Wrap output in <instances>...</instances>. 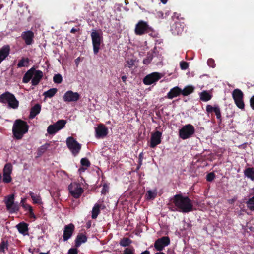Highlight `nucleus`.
Here are the masks:
<instances>
[{
	"label": "nucleus",
	"instance_id": "f257e3e1",
	"mask_svg": "<svg viewBox=\"0 0 254 254\" xmlns=\"http://www.w3.org/2000/svg\"><path fill=\"white\" fill-rule=\"evenodd\" d=\"M171 200L176 207V210L180 212L187 213L193 210L192 201L181 193L175 195Z\"/></svg>",
	"mask_w": 254,
	"mask_h": 254
},
{
	"label": "nucleus",
	"instance_id": "f03ea898",
	"mask_svg": "<svg viewBox=\"0 0 254 254\" xmlns=\"http://www.w3.org/2000/svg\"><path fill=\"white\" fill-rule=\"evenodd\" d=\"M29 129L27 123L21 119H17L14 121L12 127V133L14 138L17 140L22 139L24 134Z\"/></svg>",
	"mask_w": 254,
	"mask_h": 254
},
{
	"label": "nucleus",
	"instance_id": "7ed1b4c3",
	"mask_svg": "<svg viewBox=\"0 0 254 254\" xmlns=\"http://www.w3.org/2000/svg\"><path fill=\"white\" fill-rule=\"evenodd\" d=\"M0 102L7 104L12 109H17L19 106V101L14 95L10 92L6 91L0 95Z\"/></svg>",
	"mask_w": 254,
	"mask_h": 254
},
{
	"label": "nucleus",
	"instance_id": "20e7f679",
	"mask_svg": "<svg viewBox=\"0 0 254 254\" xmlns=\"http://www.w3.org/2000/svg\"><path fill=\"white\" fill-rule=\"evenodd\" d=\"M102 31L98 32L95 30H93L91 33V37L93 47L94 54L97 55L100 49L101 44L103 42Z\"/></svg>",
	"mask_w": 254,
	"mask_h": 254
},
{
	"label": "nucleus",
	"instance_id": "39448f33",
	"mask_svg": "<svg viewBox=\"0 0 254 254\" xmlns=\"http://www.w3.org/2000/svg\"><path fill=\"white\" fill-rule=\"evenodd\" d=\"M66 145L74 156H76L81 149V144L73 137H68L66 140Z\"/></svg>",
	"mask_w": 254,
	"mask_h": 254
},
{
	"label": "nucleus",
	"instance_id": "423d86ee",
	"mask_svg": "<svg viewBox=\"0 0 254 254\" xmlns=\"http://www.w3.org/2000/svg\"><path fill=\"white\" fill-rule=\"evenodd\" d=\"M195 132V128L191 124H187L183 126L179 131L180 138L185 140L190 138Z\"/></svg>",
	"mask_w": 254,
	"mask_h": 254
},
{
	"label": "nucleus",
	"instance_id": "0eeeda50",
	"mask_svg": "<svg viewBox=\"0 0 254 254\" xmlns=\"http://www.w3.org/2000/svg\"><path fill=\"white\" fill-rule=\"evenodd\" d=\"M232 97L236 106L240 109L245 108V104L243 101L244 94L239 89H234L232 92Z\"/></svg>",
	"mask_w": 254,
	"mask_h": 254
},
{
	"label": "nucleus",
	"instance_id": "6e6552de",
	"mask_svg": "<svg viewBox=\"0 0 254 254\" xmlns=\"http://www.w3.org/2000/svg\"><path fill=\"white\" fill-rule=\"evenodd\" d=\"M68 190L70 194L75 198H79L83 193L84 190L79 183H71L68 186Z\"/></svg>",
	"mask_w": 254,
	"mask_h": 254
},
{
	"label": "nucleus",
	"instance_id": "1a4fd4ad",
	"mask_svg": "<svg viewBox=\"0 0 254 254\" xmlns=\"http://www.w3.org/2000/svg\"><path fill=\"white\" fill-rule=\"evenodd\" d=\"M152 31L146 22L143 20H140L136 24L135 28V33L137 35H142L146 33H148Z\"/></svg>",
	"mask_w": 254,
	"mask_h": 254
},
{
	"label": "nucleus",
	"instance_id": "9d476101",
	"mask_svg": "<svg viewBox=\"0 0 254 254\" xmlns=\"http://www.w3.org/2000/svg\"><path fill=\"white\" fill-rule=\"evenodd\" d=\"M5 203L6 209L10 213H13L18 211L19 206L17 203H14V197L13 194L7 196Z\"/></svg>",
	"mask_w": 254,
	"mask_h": 254
},
{
	"label": "nucleus",
	"instance_id": "9b49d317",
	"mask_svg": "<svg viewBox=\"0 0 254 254\" xmlns=\"http://www.w3.org/2000/svg\"><path fill=\"white\" fill-rule=\"evenodd\" d=\"M170 243V240L168 236H163L157 239L154 242V247L159 252L162 251L164 248Z\"/></svg>",
	"mask_w": 254,
	"mask_h": 254
},
{
	"label": "nucleus",
	"instance_id": "f8f14e48",
	"mask_svg": "<svg viewBox=\"0 0 254 254\" xmlns=\"http://www.w3.org/2000/svg\"><path fill=\"white\" fill-rule=\"evenodd\" d=\"M79 98V94L71 90L66 91L63 96L64 101L65 102H76Z\"/></svg>",
	"mask_w": 254,
	"mask_h": 254
},
{
	"label": "nucleus",
	"instance_id": "ddd939ff",
	"mask_svg": "<svg viewBox=\"0 0 254 254\" xmlns=\"http://www.w3.org/2000/svg\"><path fill=\"white\" fill-rule=\"evenodd\" d=\"M75 230V226L73 223L66 225L64 227V233L63 235V240L67 241L72 236Z\"/></svg>",
	"mask_w": 254,
	"mask_h": 254
},
{
	"label": "nucleus",
	"instance_id": "4468645a",
	"mask_svg": "<svg viewBox=\"0 0 254 254\" xmlns=\"http://www.w3.org/2000/svg\"><path fill=\"white\" fill-rule=\"evenodd\" d=\"M108 133V128L103 124H101L95 128V137L97 139L104 138Z\"/></svg>",
	"mask_w": 254,
	"mask_h": 254
},
{
	"label": "nucleus",
	"instance_id": "2eb2a0df",
	"mask_svg": "<svg viewBox=\"0 0 254 254\" xmlns=\"http://www.w3.org/2000/svg\"><path fill=\"white\" fill-rule=\"evenodd\" d=\"M162 132L159 131H156L151 134L150 138V147L154 148L157 145L161 143Z\"/></svg>",
	"mask_w": 254,
	"mask_h": 254
},
{
	"label": "nucleus",
	"instance_id": "dca6fc26",
	"mask_svg": "<svg viewBox=\"0 0 254 254\" xmlns=\"http://www.w3.org/2000/svg\"><path fill=\"white\" fill-rule=\"evenodd\" d=\"M161 76L159 73L153 72L146 75L143 79V83L145 85H151L161 78Z\"/></svg>",
	"mask_w": 254,
	"mask_h": 254
},
{
	"label": "nucleus",
	"instance_id": "f3484780",
	"mask_svg": "<svg viewBox=\"0 0 254 254\" xmlns=\"http://www.w3.org/2000/svg\"><path fill=\"white\" fill-rule=\"evenodd\" d=\"M206 110L208 113L214 112L217 119L219 121V123L222 122L221 110L219 106L215 105L214 107H213L210 105H207L206 107Z\"/></svg>",
	"mask_w": 254,
	"mask_h": 254
},
{
	"label": "nucleus",
	"instance_id": "a211bd4d",
	"mask_svg": "<svg viewBox=\"0 0 254 254\" xmlns=\"http://www.w3.org/2000/svg\"><path fill=\"white\" fill-rule=\"evenodd\" d=\"M34 36L33 32L30 30L23 32L21 35L22 39L24 40L25 44L27 45L32 44Z\"/></svg>",
	"mask_w": 254,
	"mask_h": 254
},
{
	"label": "nucleus",
	"instance_id": "6ab92c4d",
	"mask_svg": "<svg viewBox=\"0 0 254 254\" xmlns=\"http://www.w3.org/2000/svg\"><path fill=\"white\" fill-rule=\"evenodd\" d=\"M43 77V72L39 70H36L35 69L34 74L33 75V77L32 79L31 84L33 86L37 85L41 80L42 79Z\"/></svg>",
	"mask_w": 254,
	"mask_h": 254
},
{
	"label": "nucleus",
	"instance_id": "aec40b11",
	"mask_svg": "<svg viewBox=\"0 0 254 254\" xmlns=\"http://www.w3.org/2000/svg\"><path fill=\"white\" fill-rule=\"evenodd\" d=\"M181 94V89L178 86H176L170 90L167 93L166 97L169 99L176 97Z\"/></svg>",
	"mask_w": 254,
	"mask_h": 254
},
{
	"label": "nucleus",
	"instance_id": "412c9836",
	"mask_svg": "<svg viewBox=\"0 0 254 254\" xmlns=\"http://www.w3.org/2000/svg\"><path fill=\"white\" fill-rule=\"evenodd\" d=\"M18 232L24 236L27 235L28 233V224L24 222H21L16 226Z\"/></svg>",
	"mask_w": 254,
	"mask_h": 254
},
{
	"label": "nucleus",
	"instance_id": "4be33fe9",
	"mask_svg": "<svg viewBox=\"0 0 254 254\" xmlns=\"http://www.w3.org/2000/svg\"><path fill=\"white\" fill-rule=\"evenodd\" d=\"M9 52L10 46L8 45L3 46L0 49V64L9 55Z\"/></svg>",
	"mask_w": 254,
	"mask_h": 254
},
{
	"label": "nucleus",
	"instance_id": "5701e85b",
	"mask_svg": "<svg viewBox=\"0 0 254 254\" xmlns=\"http://www.w3.org/2000/svg\"><path fill=\"white\" fill-rule=\"evenodd\" d=\"M35 67H32L30 69L28 70L27 72L24 75L22 78V82L24 83H28L31 79H32V77L34 74Z\"/></svg>",
	"mask_w": 254,
	"mask_h": 254
},
{
	"label": "nucleus",
	"instance_id": "b1692460",
	"mask_svg": "<svg viewBox=\"0 0 254 254\" xmlns=\"http://www.w3.org/2000/svg\"><path fill=\"white\" fill-rule=\"evenodd\" d=\"M41 106L39 104H36L31 108L29 118L33 119L37 115H38L41 111Z\"/></svg>",
	"mask_w": 254,
	"mask_h": 254
},
{
	"label": "nucleus",
	"instance_id": "393cba45",
	"mask_svg": "<svg viewBox=\"0 0 254 254\" xmlns=\"http://www.w3.org/2000/svg\"><path fill=\"white\" fill-rule=\"evenodd\" d=\"M87 240L86 236L82 233L78 234L75 240V246L79 247L82 243H85Z\"/></svg>",
	"mask_w": 254,
	"mask_h": 254
},
{
	"label": "nucleus",
	"instance_id": "a878e982",
	"mask_svg": "<svg viewBox=\"0 0 254 254\" xmlns=\"http://www.w3.org/2000/svg\"><path fill=\"white\" fill-rule=\"evenodd\" d=\"M244 174L245 177L254 182V168L248 167L245 169Z\"/></svg>",
	"mask_w": 254,
	"mask_h": 254
},
{
	"label": "nucleus",
	"instance_id": "bb28decb",
	"mask_svg": "<svg viewBox=\"0 0 254 254\" xmlns=\"http://www.w3.org/2000/svg\"><path fill=\"white\" fill-rule=\"evenodd\" d=\"M29 194L31 196L34 204H37L39 205L43 204L41 197L39 194H36L32 191H30Z\"/></svg>",
	"mask_w": 254,
	"mask_h": 254
},
{
	"label": "nucleus",
	"instance_id": "cd10ccee",
	"mask_svg": "<svg viewBox=\"0 0 254 254\" xmlns=\"http://www.w3.org/2000/svg\"><path fill=\"white\" fill-rule=\"evenodd\" d=\"M102 207V204L99 203L95 204L92 210V218L95 219L97 218L98 215L100 213V208Z\"/></svg>",
	"mask_w": 254,
	"mask_h": 254
},
{
	"label": "nucleus",
	"instance_id": "c85d7f7f",
	"mask_svg": "<svg viewBox=\"0 0 254 254\" xmlns=\"http://www.w3.org/2000/svg\"><path fill=\"white\" fill-rule=\"evenodd\" d=\"M194 87L192 86L188 85L182 90L181 89V94H182L184 96H188L194 92Z\"/></svg>",
	"mask_w": 254,
	"mask_h": 254
},
{
	"label": "nucleus",
	"instance_id": "c756f323",
	"mask_svg": "<svg viewBox=\"0 0 254 254\" xmlns=\"http://www.w3.org/2000/svg\"><path fill=\"white\" fill-rule=\"evenodd\" d=\"M212 98V95L207 91H203L200 94V100L203 102H207Z\"/></svg>",
	"mask_w": 254,
	"mask_h": 254
},
{
	"label": "nucleus",
	"instance_id": "7c9ffc66",
	"mask_svg": "<svg viewBox=\"0 0 254 254\" xmlns=\"http://www.w3.org/2000/svg\"><path fill=\"white\" fill-rule=\"evenodd\" d=\"M29 63V59L28 58H22L19 61L18 63L17 64L18 68H21L22 67L28 66Z\"/></svg>",
	"mask_w": 254,
	"mask_h": 254
},
{
	"label": "nucleus",
	"instance_id": "2f4dec72",
	"mask_svg": "<svg viewBox=\"0 0 254 254\" xmlns=\"http://www.w3.org/2000/svg\"><path fill=\"white\" fill-rule=\"evenodd\" d=\"M57 91H58V90L57 88H53L50 89L48 91L45 92L43 93V95L46 98H51L53 97L56 94V93L57 92Z\"/></svg>",
	"mask_w": 254,
	"mask_h": 254
},
{
	"label": "nucleus",
	"instance_id": "473e14b6",
	"mask_svg": "<svg viewBox=\"0 0 254 254\" xmlns=\"http://www.w3.org/2000/svg\"><path fill=\"white\" fill-rule=\"evenodd\" d=\"M153 58V52H149L147 53V57L143 61V63L144 64H149Z\"/></svg>",
	"mask_w": 254,
	"mask_h": 254
},
{
	"label": "nucleus",
	"instance_id": "72a5a7b5",
	"mask_svg": "<svg viewBox=\"0 0 254 254\" xmlns=\"http://www.w3.org/2000/svg\"><path fill=\"white\" fill-rule=\"evenodd\" d=\"M132 243V241L128 238L124 237L120 241V245L123 247L128 246Z\"/></svg>",
	"mask_w": 254,
	"mask_h": 254
},
{
	"label": "nucleus",
	"instance_id": "f704fd0d",
	"mask_svg": "<svg viewBox=\"0 0 254 254\" xmlns=\"http://www.w3.org/2000/svg\"><path fill=\"white\" fill-rule=\"evenodd\" d=\"M59 130L58 129V127H56V126L54 124L50 125L48 126L47 128V132L49 134H54L58 132Z\"/></svg>",
	"mask_w": 254,
	"mask_h": 254
},
{
	"label": "nucleus",
	"instance_id": "c9c22d12",
	"mask_svg": "<svg viewBox=\"0 0 254 254\" xmlns=\"http://www.w3.org/2000/svg\"><path fill=\"white\" fill-rule=\"evenodd\" d=\"M66 123V121L65 120H59L56 122L54 125L58 127V129L60 130L63 128Z\"/></svg>",
	"mask_w": 254,
	"mask_h": 254
},
{
	"label": "nucleus",
	"instance_id": "e433bc0d",
	"mask_svg": "<svg viewBox=\"0 0 254 254\" xmlns=\"http://www.w3.org/2000/svg\"><path fill=\"white\" fill-rule=\"evenodd\" d=\"M247 207L251 211H254V196L246 201Z\"/></svg>",
	"mask_w": 254,
	"mask_h": 254
},
{
	"label": "nucleus",
	"instance_id": "4c0bfd02",
	"mask_svg": "<svg viewBox=\"0 0 254 254\" xmlns=\"http://www.w3.org/2000/svg\"><path fill=\"white\" fill-rule=\"evenodd\" d=\"M157 195L156 190H154L153 191L149 190L147 191L146 193V199L148 200H152L154 199Z\"/></svg>",
	"mask_w": 254,
	"mask_h": 254
},
{
	"label": "nucleus",
	"instance_id": "58836bf2",
	"mask_svg": "<svg viewBox=\"0 0 254 254\" xmlns=\"http://www.w3.org/2000/svg\"><path fill=\"white\" fill-rule=\"evenodd\" d=\"M12 171V166L10 163H6L3 169V174H11Z\"/></svg>",
	"mask_w": 254,
	"mask_h": 254
},
{
	"label": "nucleus",
	"instance_id": "ea45409f",
	"mask_svg": "<svg viewBox=\"0 0 254 254\" xmlns=\"http://www.w3.org/2000/svg\"><path fill=\"white\" fill-rule=\"evenodd\" d=\"M8 241L2 240L0 244V252L5 253V249H8Z\"/></svg>",
	"mask_w": 254,
	"mask_h": 254
},
{
	"label": "nucleus",
	"instance_id": "a19ab883",
	"mask_svg": "<svg viewBox=\"0 0 254 254\" xmlns=\"http://www.w3.org/2000/svg\"><path fill=\"white\" fill-rule=\"evenodd\" d=\"M12 181V178L11 177V174H3L2 181L4 183H9Z\"/></svg>",
	"mask_w": 254,
	"mask_h": 254
},
{
	"label": "nucleus",
	"instance_id": "79ce46f5",
	"mask_svg": "<svg viewBox=\"0 0 254 254\" xmlns=\"http://www.w3.org/2000/svg\"><path fill=\"white\" fill-rule=\"evenodd\" d=\"M62 81H63V77L60 74L58 73V74L54 75V76L53 77V81L55 83L60 84V83H62Z\"/></svg>",
	"mask_w": 254,
	"mask_h": 254
},
{
	"label": "nucleus",
	"instance_id": "37998d69",
	"mask_svg": "<svg viewBox=\"0 0 254 254\" xmlns=\"http://www.w3.org/2000/svg\"><path fill=\"white\" fill-rule=\"evenodd\" d=\"M80 163L83 167H89L91 165V163L87 158H83L81 159Z\"/></svg>",
	"mask_w": 254,
	"mask_h": 254
},
{
	"label": "nucleus",
	"instance_id": "c03bdc74",
	"mask_svg": "<svg viewBox=\"0 0 254 254\" xmlns=\"http://www.w3.org/2000/svg\"><path fill=\"white\" fill-rule=\"evenodd\" d=\"M175 28L176 30V33L177 35L181 34L183 30V28L181 27V24L179 23H175Z\"/></svg>",
	"mask_w": 254,
	"mask_h": 254
},
{
	"label": "nucleus",
	"instance_id": "a18cd8bd",
	"mask_svg": "<svg viewBox=\"0 0 254 254\" xmlns=\"http://www.w3.org/2000/svg\"><path fill=\"white\" fill-rule=\"evenodd\" d=\"M215 178V174L213 172L208 173L206 176V180L208 182L212 181Z\"/></svg>",
	"mask_w": 254,
	"mask_h": 254
},
{
	"label": "nucleus",
	"instance_id": "49530a36",
	"mask_svg": "<svg viewBox=\"0 0 254 254\" xmlns=\"http://www.w3.org/2000/svg\"><path fill=\"white\" fill-rule=\"evenodd\" d=\"M135 250L133 248H127L124 251L123 254H134Z\"/></svg>",
	"mask_w": 254,
	"mask_h": 254
},
{
	"label": "nucleus",
	"instance_id": "de8ad7c7",
	"mask_svg": "<svg viewBox=\"0 0 254 254\" xmlns=\"http://www.w3.org/2000/svg\"><path fill=\"white\" fill-rule=\"evenodd\" d=\"M180 68L182 70H186L189 67V64L187 62L181 61L180 63Z\"/></svg>",
	"mask_w": 254,
	"mask_h": 254
},
{
	"label": "nucleus",
	"instance_id": "09e8293b",
	"mask_svg": "<svg viewBox=\"0 0 254 254\" xmlns=\"http://www.w3.org/2000/svg\"><path fill=\"white\" fill-rule=\"evenodd\" d=\"M109 189V185L106 183L104 184V185H103L102 190H101L102 194H105L107 192H108Z\"/></svg>",
	"mask_w": 254,
	"mask_h": 254
},
{
	"label": "nucleus",
	"instance_id": "8fccbe9b",
	"mask_svg": "<svg viewBox=\"0 0 254 254\" xmlns=\"http://www.w3.org/2000/svg\"><path fill=\"white\" fill-rule=\"evenodd\" d=\"M207 64L209 66L214 68L215 66L214 60L211 58L207 60Z\"/></svg>",
	"mask_w": 254,
	"mask_h": 254
},
{
	"label": "nucleus",
	"instance_id": "3c124183",
	"mask_svg": "<svg viewBox=\"0 0 254 254\" xmlns=\"http://www.w3.org/2000/svg\"><path fill=\"white\" fill-rule=\"evenodd\" d=\"M134 62L135 61L133 59L127 61L126 62L127 64V67L129 68H132L134 65Z\"/></svg>",
	"mask_w": 254,
	"mask_h": 254
},
{
	"label": "nucleus",
	"instance_id": "603ef678",
	"mask_svg": "<svg viewBox=\"0 0 254 254\" xmlns=\"http://www.w3.org/2000/svg\"><path fill=\"white\" fill-rule=\"evenodd\" d=\"M68 254H78V250L75 248H70L68 250Z\"/></svg>",
	"mask_w": 254,
	"mask_h": 254
},
{
	"label": "nucleus",
	"instance_id": "864d4df0",
	"mask_svg": "<svg viewBox=\"0 0 254 254\" xmlns=\"http://www.w3.org/2000/svg\"><path fill=\"white\" fill-rule=\"evenodd\" d=\"M49 146V144L46 143L44 145H42V146H41V147L40 148V152H42V153L44 152L47 150V149L48 148Z\"/></svg>",
	"mask_w": 254,
	"mask_h": 254
},
{
	"label": "nucleus",
	"instance_id": "5fc2aeb1",
	"mask_svg": "<svg viewBox=\"0 0 254 254\" xmlns=\"http://www.w3.org/2000/svg\"><path fill=\"white\" fill-rule=\"evenodd\" d=\"M24 199H22L21 201V203H22V207L24 208L25 210H28V209L29 208V207H31V206L28 204H25L24 203Z\"/></svg>",
	"mask_w": 254,
	"mask_h": 254
},
{
	"label": "nucleus",
	"instance_id": "6e6d98bb",
	"mask_svg": "<svg viewBox=\"0 0 254 254\" xmlns=\"http://www.w3.org/2000/svg\"><path fill=\"white\" fill-rule=\"evenodd\" d=\"M250 106L252 109L254 110V95H253L250 100Z\"/></svg>",
	"mask_w": 254,
	"mask_h": 254
},
{
	"label": "nucleus",
	"instance_id": "4d7b16f0",
	"mask_svg": "<svg viewBox=\"0 0 254 254\" xmlns=\"http://www.w3.org/2000/svg\"><path fill=\"white\" fill-rule=\"evenodd\" d=\"M79 30V29H75L74 28H72L70 30V33H75V32L78 31Z\"/></svg>",
	"mask_w": 254,
	"mask_h": 254
},
{
	"label": "nucleus",
	"instance_id": "13d9d810",
	"mask_svg": "<svg viewBox=\"0 0 254 254\" xmlns=\"http://www.w3.org/2000/svg\"><path fill=\"white\" fill-rule=\"evenodd\" d=\"M29 217L30 218H34V219L36 218L35 215L34 213H33V212L31 213H30V214H29Z\"/></svg>",
	"mask_w": 254,
	"mask_h": 254
},
{
	"label": "nucleus",
	"instance_id": "bf43d9fd",
	"mask_svg": "<svg viewBox=\"0 0 254 254\" xmlns=\"http://www.w3.org/2000/svg\"><path fill=\"white\" fill-rule=\"evenodd\" d=\"M86 168H84L83 166L79 169L78 171L81 173L82 172H84Z\"/></svg>",
	"mask_w": 254,
	"mask_h": 254
},
{
	"label": "nucleus",
	"instance_id": "052dcab7",
	"mask_svg": "<svg viewBox=\"0 0 254 254\" xmlns=\"http://www.w3.org/2000/svg\"><path fill=\"white\" fill-rule=\"evenodd\" d=\"M127 78V77L126 75L123 76L122 77V80L123 82H125L126 81Z\"/></svg>",
	"mask_w": 254,
	"mask_h": 254
},
{
	"label": "nucleus",
	"instance_id": "680f3d73",
	"mask_svg": "<svg viewBox=\"0 0 254 254\" xmlns=\"http://www.w3.org/2000/svg\"><path fill=\"white\" fill-rule=\"evenodd\" d=\"M150 254V252L148 250H145V251L142 252L141 254Z\"/></svg>",
	"mask_w": 254,
	"mask_h": 254
},
{
	"label": "nucleus",
	"instance_id": "e2e57ef3",
	"mask_svg": "<svg viewBox=\"0 0 254 254\" xmlns=\"http://www.w3.org/2000/svg\"><path fill=\"white\" fill-rule=\"evenodd\" d=\"M28 212H29V214L33 212V209H32V207L31 206L30 207H29V209H28Z\"/></svg>",
	"mask_w": 254,
	"mask_h": 254
},
{
	"label": "nucleus",
	"instance_id": "0e129e2a",
	"mask_svg": "<svg viewBox=\"0 0 254 254\" xmlns=\"http://www.w3.org/2000/svg\"><path fill=\"white\" fill-rule=\"evenodd\" d=\"M160 0L163 4H166L167 2V1H168V0Z\"/></svg>",
	"mask_w": 254,
	"mask_h": 254
},
{
	"label": "nucleus",
	"instance_id": "69168bd1",
	"mask_svg": "<svg viewBox=\"0 0 254 254\" xmlns=\"http://www.w3.org/2000/svg\"><path fill=\"white\" fill-rule=\"evenodd\" d=\"M158 15L159 16H161V17H163V13L162 12H159L158 13Z\"/></svg>",
	"mask_w": 254,
	"mask_h": 254
},
{
	"label": "nucleus",
	"instance_id": "338daca9",
	"mask_svg": "<svg viewBox=\"0 0 254 254\" xmlns=\"http://www.w3.org/2000/svg\"><path fill=\"white\" fill-rule=\"evenodd\" d=\"M235 201V200L234 199H232L231 200H229V202L230 203H233Z\"/></svg>",
	"mask_w": 254,
	"mask_h": 254
},
{
	"label": "nucleus",
	"instance_id": "774afa93",
	"mask_svg": "<svg viewBox=\"0 0 254 254\" xmlns=\"http://www.w3.org/2000/svg\"><path fill=\"white\" fill-rule=\"evenodd\" d=\"M155 254H166L163 252H159L156 253Z\"/></svg>",
	"mask_w": 254,
	"mask_h": 254
}]
</instances>
